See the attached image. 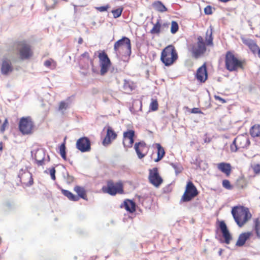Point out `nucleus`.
<instances>
[{
	"instance_id": "obj_1",
	"label": "nucleus",
	"mask_w": 260,
	"mask_h": 260,
	"mask_svg": "<svg viewBox=\"0 0 260 260\" xmlns=\"http://www.w3.org/2000/svg\"><path fill=\"white\" fill-rule=\"evenodd\" d=\"M115 53L117 57H129L132 53L131 40L126 37H123L121 39L115 42Z\"/></svg>"
},
{
	"instance_id": "obj_2",
	"label": "nucleus",
	"mask_w": 260,
	"mask_h": 260,
	"mask_svg": "<svg viewBox=\"0 0 260 260\" xmlns=\"http://www.w3.org/2000/svg\"><path fill=\"white\" fill-rule=\"evenodd\" d=\"M234 219L239 226H242L251 217L247 208L243 206H235L231 211Z\"/></svg>"
},
{
	"instance_id": "obj_3",
	"label": "nucleus",
	"mask_w": 260,
	"mask_h": 260,
	"mask_svg": "<svg viewBox=\"0 0 260 260\" xmlns=\"http://www.w3.org/2000/svg\"><path fill=\"white\" fill-rule=\"evenodd\" d=\"M178 59V54L172 45H169L161 52L160 60L166 66H170Z\"/></svg>"
},
{
	"instance_id": "obj_4",
	"label": "nucleus",
	"mask_w": 260,
	"mask_h": 260,
	"mask_svg": "<svg viewBox=\"0 0 260 260\" xmlns=\"http://www.w3.org/2000/svg\"><path fill=\"white\" fill-rule=\"evenodd\" d=\"M197 43L191 44L188 47V50L191 53L192 56L198 59L206 51V47L203 38L199 36Z\"/></svg>"
},
{
	"instance_id": "obj_5",
	"label": "nucleus",
	"mask_w": 260,
	"mask_h": 260,
	"mask_svg": "<svg viewBox=\"0 0 260 260\" xmlns=\"http://www.w3.org/2000/svg\"><path fill=\"white\" fill-rule=\"evenodd\" d=\"M225 62L226 69L230 72L235 71L238 69L243 68L242 61L230 51L226 54Z\"/></svg>"
},
{
	"instance_id": "obj_6",
	"label": "nucleus",
	"mask_w": 260,
	"mask_h": 260,
	"mask_svg": "<svg viewBox=\"0 0 260 260\" xmlns=\"http://www.w3.org/2000/svg\"><path fill=\"white\" fill-rule=\"evenodd\" d=\"M33 126V122L29 117H22L19 121V130L24 135L30 134Z\"/></svg>"
},
{
	"instance_id": "obj_7",
	"label": "nucleus",
	"mask_w": 260,
	"mask_h": 260,
	"mask_svg": "<svg viewBox=\"0 0 260 260\" xmlns=\"http://www.w3.org/2000/svg\"><path fill=\"white\" fill-rule=\"evenodd\" d=\"M198 194V190L193 183L189 181L187 183L185 191L182 196V200L184 202H188Z\"/></svg>"
},
{
	"instance_id": "obj_8",
	"label": "nucleus",
	"mask_w": 260,
	"mask_h": 260,
	"mask_svg": "<svg viewBox=\"0 0 260 260\" xmlns=\"http://www.w3.org/2000/svg\"><path fill=\"white\" fill-rule=\"evenodd\" d=\"M100 65L101 68L100 73L101 75H105L108 71L111 62L107 54L104 52H99Z\"/></svg>"
},
{
	"instance_id": "obj_9",
	"label": "nucleus",
	"mask_w": 260,
	"mask_h": 260,
	"mask_svg": "<svg viewBox=\"0 0 260 260\" xmlns=\"http://www.w3.org/2000/svg\"><path fill=\"white\" fill-rule=\"evenodd\" d=\"M148 179L150 182L156 187H159L163 181L157 168L149 169Z\"/></svg>"
},
{
	"instance_id": "obj_10",
	"label": "nucleus",
	"mask_w": 260,
	"mask_h": 260,
	"mask_svg": "<svg viewBox=\"0 0 260 260\" xmlns=\"http://www.w3.org/2000/svg\"><path fill=\"white\" fill-rule=\"evenodd\" d=\"M20 56L21 59H26L32 55V51L30 46L25 41H20L18 43Z\"/></svg>"
},
{
	"instance_id": "obj_11",
	"label": "nucleus",
	"mask_w": 260,
	"mask_h": 260,
	"mask_svg": "<svg viewBox=\"0 0 260 260\" xmlns=\"http://www.w3.org/2000/svg\"><path fill=\"white\" fill-rule=\"evenodd\" d=\"M77 148L82 152L90 151L91 149L90 141L86 137H82L78 139L76 143Z\"/></svg>"
},
{
	"instance_id": "obj_12",
	"label": "nucleus",
	"mask_w": 260,
	"mask_h": 260,
	"mask_svg": "<svg viewBox=\"0 0 260 260\" xmlns=\"http://www.w3.org/2000/svg\"><path fill=\"white\" fill-rule=\"evenodd\" d=\"M135 131L132 129L127 130L123 133V144L124 147L131 148L134 143Z\"/></svg>"
},
{
	"instance_id": "obj_13",
	"label": "nucleus",
	"mask_w": 260,
	"mask_h": 260,
	"mask_svg": "<svg viewBox=\"0 0 260 260\" xmlns=\"http://www.w3.org/2000/svg\"><path fill=\"white\" fill-rule=\"evenodd\" d=\"M18 177L20 181L25 184L26 186H30L33 184V179L31 174L27 171H20Z\"/></svg>"
},
{
	"instance_id": "obj_14",
	"label": "nucleus",
	"mask_w": 260,
	"mask_h": 260,
	"mask_svg": "<svg viewBox=\"0 0 260 260\" xmlns=\"http://www.w3.org/2000/svg\"><path fill=\"white\" fill-rule=\"evenodd\" d=\"M35 159L38 166H43L45 165V162H49L50 161V157L47 155V159H45V152L44 149H38L35 154Z\"/></svg>"
},
{
	"instance_id": "obj_15",
	"label": "nucleus",
	"mask_w": 260,
	"mask_h": 260,
	"mask_svg": "<svg viewBox=\"0 0 260 260\" xmlns=\"http://www.w3.org/2000/svg\"><path fill=\"white\" fill-rule=\"evenodd\" d=\"M13 71V67L11 61L7 58H4L2 60L1 72L4 75H8Z\"/></svg>"
},
{
	"instance_id": "obj_16",
	"label": "nucleus",
	"mask_w": 260,
	"mask_h": 260,
	"mask_svg": "<svg viewBox=\"0 0 260 260\" xmlns=\"http://www.w3.org/2000/svg\"><path fill=\"white\" fill-rule=\"evenodd\" d=\"M219 227L222 233V236L224 239L225 243L229 244L232 239V236L228 229L225 223L223 221H220Z\"/></svg>"
},
{
	"instance_id": "obj_17",
	"label": "nucleus",
	"mask_w": 260,
	"mask_h": 260,
	"mask_svg": "<svg viewBox=\"0 0 260 260\" xmlns=\"http://www.w3.org/2000/svg\"><path fill=\"white\" fill-rule=\"evenodd\" d=\"M208 74L205 63L200 67L196 74L197 79L201 82H204L207 79Z\"/></svg>"
},
{
	"instance_id": "obj_18",
	"label": "nucleus",
	"mask_w": 260,
	"mask_h": 260,
	"mask_svg": "<svg viewBox=\"0 0 260 260\" xmlns=\"http://www.w3.org/2000/svg\"><path fill=\"white\" fill-rule=\"evenodd\" d=\"M235 142H237L239 148H247L250 144L248 138L244 136H239L235 139Z\"/></svg>"
},
{
	"instance_id": "obj_19",
	"label": "nucleus",
	"mask_w": 260,
	"mask_h": 260,
	"mask_svg": "<svg viewBox=\"0 0 260 260\" xmlns=\"http://www.w3.org/2000/svg\"><path fill=\"white\" fill-rule=\"evenodd\" d=\"M146 147V143L143 141L135 144L134 148L139 158L141 159L145 156V154H143L142 152L145 149Z\"/></svg>"
},
{
	"instance_id": "obj_20",
	"label": "nucleus",
	"mask_w": 260,
	"mask_h": 260,
	"mask_svg": "<svg viewBox=\"0 0 260 260\" xmlns=\"http://www.w3.org/2000/svg\"><path fill=\"white\" fill-rule=\"evenodd\" d=\"M111 139H114V131L112 127H107V134L106 137L103 141V144L107 146L111 143Z\"/></svg>"
},
{
	"instance_id": "obj_21",
	"label": "nucleus",
	"mask_w": 260,
	"mask_h": 260,
	"mask_svg": "<svg viewBox=\"0 0 260 260\" xmlns=\"http://www.w3.org/2000/svg\"><path fill=\"white\" fill-rule=\"evenodd\" d=\"M251 235V234L250 232L241 234L238 237L236 245L238 247L243 246L246 241L250 238Z\"/></svg>"
},
{
	"instance_id": "obj_22",
	"label": "nucleus",
	"mask_w": 260,
	"mask_h": 260,
	"mask_svg": "<svg viewBox=\"0 0 260 260\" xmlns=\"http://www.w3.org/2000/svg\"><path fill=\"white\" fill-rule=\"evenodd\" d=\"M102 190L103 192L107 193L111 196H114V182L112 180L107 182L106 185L103 186Z\"/></svg>"
},
{
	"instance_id": "obj_23",
	"label": "nucleus",
	"mask_w": 260,
	"mask_h": 260,
	"mask_svg": "<svg viewBox=\"0 0 260 260\" xmlns=\"http://www.w3.org/2000/svg\"><path fill=\"white\" fill-rule=\"evenodd\" d=\"M124 206L125 210L130 213H133L136 210V204L132 200H125L124 202Z\"/></svg>"
},
{
	"instance_id": "obj_24",
	"label": "nucleus",
	"mask_w": 260,
	"mask_h": 260,
	"mask_svg": "<svg viewBox=\"0 0 260 260\" xmlns=\"http://www.w3.org/2000/svg\"><path fill=\"white\" fill-rule=\"evenodd\" d=\"M218 168L226 175H229L231 173V167L229 164L224 162L220 163L218 165Z\"/></svg>"
},
{
	"instance_id": "obj_25",
	"label": "nucleus",
	"mask_w": 260,
	"mask_h": 260,
	"mask_svg": "<svg viewBox=\"0 0 260 260\" xmlns=\"http://www.w3.org/2000/svg\"><path fill=\"white\" fill-rule=\"evenodd\" d=\"M70 105V102L69 99L66 101H61L59 104L58 111L61 112L62 114H63L64 111L69 108Z\"/></svg>"
},
{
	"instance_id": "obj_26",
	"label": "nucleus",
	"mask_w": 260,
	"mask_h": 260,
	"mask_svg": "<svg viewBox=\"0 0 260 260\" xmlns=\"http://www.w3.org/2000/svg\"><path fill=\"white\" fill-rule=\"evenodd\" d=\"M74 190L78 194L79 198H81L83 199L86 200V192L83 187L79 186H76L74 187Z\"/></svg>"
},
{
	"instance_id": "obj_27",
	"label": "nucleus",
	"mask_w": 260,
	"mask_h": 260,
	"mask_svg": "<svg viewBox=\"0 0 260 260\" xmlns=\"http://www.w3.org/2000/svg\"><path fill=\"white\" fill-rule=\"evenodd\" d=\"M250 134L252 137H258L260 136V125L255 124L250 130Z\"/></svg>"
},
{
	"instance_id": "obj_28",
	"label": "nucleus",
	"mask_w": 260,
	"mask_h": 260,
	"mask_svg": "<svg viewBox=\"0 0 260 260\" xmlns=\"http://www.w3.org/2000/svg\"><path fill=\"white\" fill-rule=\"evenodd\" d=\"M61 192L64 196L67 197L71 201H77L79 200V197L74 195L69 190L62 189Z\"/></svg>"
},
{
	"instance_id": "obj_29",
	"label": "nucleus",
	"mask_w": 260,
	"mask_h": 260,
	"mask_svg": "<svg viewBox=\"0 0 260 260\" xmlns=\"http://www.w3.org/2000/svg\"><path fill=\"white\" fill-rule=\"evenodd\" d=\"M123 89L125 92H130L134 89L133 83L129 81L124 80L123 85Z\"/></svg>"
},
{
	"instance_id": "obj_30",
	"label": "nucleus",
	"mask_w": 260,
	"mask_h": 260,
	"mask_svg": "<svg viewBox=\"0 0 260 260\" xmlns=\"http://www.w3.org/2000/svg\"><path fill=\"white\" fill-rule=\"evenodd\" d=\"M153 6L156 10L160 12H164L167 11V9L165 5L159 1L154 2L153 4Z\"/></svg>"
},
{
	"instance_id": "obj_31",
	"label": "nucleus",
	"mask_w": 260,
	"mask_h": 260,
	"mask_svg": "<svg viewBox=\"0 0 260 260\" xmlns=\"http://www.w3.org/2000/svg\"><path fill=\"white\" fill-rule=\"evenodd\" d=\"M245 44L249 46L250 49L253 51L254 52L258 49V47L257 45L255 43V42L250 39L245 40L243 42Z\"/></svg>"
},
{
	"instance_id": "obj_32",
	"label": "nucleus",
	"mask_w": 260,
	"mask_h": 260,
	"mask_svg": "<svg viewBox=\"0 0 260 260\" xmlns=\"http://www.w3.org/2000/svg\"><path fill=\"white\" fill-rule=\"evenodd\" d=\"M124 193L123 185L121 182L115 183V195L116 194H123Z\"/></svg>"
},
{
	"instance_id": "obj_33",
	"label": "nucleus",
	"mask_w": 260,
	"mask_h": 260,
	"mask_svg": "<svg viewBox=\"0 0 260 260\" xmlns=\"http://www.w3.org/2000/svg\"><path fill=\"white\" fill-rule=\"evenodd\" d=\"M206 41L208 45L213 44L212 29L211 28L210 30H208L206 32Z\"/></svg>"
},
{
	"instance_id": "obj_34",
	"label": "nucleus",
	"mask_w": 260,
	"mask_h": 260,
	"mask_svg": "<svg viewBox=\"0 0 260 260\" xmlns=\"http://www.w3.org/2000/svg\"><path fill=\"white\" fill-rule=\"evenodd\" d=\"M161 25L159 23V20H157L156 24H155L153 28L150 30L151 34H157L160 32Z\"/></svg>"
},
{
	"instance_id": "obj_35",
	"label": "nucleus",
	"mask_w": 260,
	"mask_h": 260,
	"mask_svg": "<svg viewBox=\"0 0 260 260\" xmlns=\"http://www.w3.org/2000/svg\"><path fill=\"white\" fill-rule=\"evenodd\" d=\"M44 173L45 174H49L50 175L51 178L53 181L55 180L56 177H55V173L56 170L55 169V168L53 167L51 168H49L46 169L44 171Z\"/></svg>"
},
{
	"instance_id": "obj_36",
	"label": "nucleus",
	"mask_w": 260,
	"mask_h": 260,
	"mask_svg": "<svg viewBox=\"0 0 260 260\" xmlns=\"http://www.w3.org/2000/svg\"><path fill=\"white\" fill-rule=\"evenodd\" d=\"M170 165L175 170V174L177 175L178 174L180 173L182 171V167L181 165L179 163H170Z\"/></svg>"
},
{
	"instance_id": "obj_37",
	"label": "nucleus",
	"mask_w": 260,
	"mask_h": 260,
	"mask_svg": "<svg viewBox=\"0 0 260 260\" xmlns=\"http://www.w3.org/2000/svg\"><path fill=\"white\" fill-rule=\"evenodd\" d=\"M44 64L46 67L49 68L51 69H54L56 66V63L55 61L52 59L46 60L44 62Z\"/></svg>"
},
{
	"instance_id": "obj_38",
	"label": "nucleus",
	"mask_w": 260,
	"mask_h": 260,
	"mask_svg": "<svg viewBox=\"0 0 260 260\" xmlns=\"http://www.w3.org/2000/svg\"><path fill=\"white\" fill-rule=\"evenodd\" d=\"M156 146L157 149V156H161V158H163L165 154V152L164 148L159 143L156 144Z\"/></svg>"
},
{
	"instance_id": "obj_39",
	"label": "nucleus",
	"mask_w": 260,
	"mask_h": 260,
	"mask_svg": "<svg viewBox=\"0 0 260 260\" xmlns=\"http://www.w3.org/2000/svg\"><path fill=\"white\" fill-rule=\"evenodd\" d=\"M59 153L62 157V158L66 160V146L64 143L61 144L59 147Z\"/></svg>"
},
{
	"instance_id": "obj_40",
	"label": "nucleus",
	"mask_w": 260,
	"mask_h": 260,
	"mask_svg": "<svg viewBox=\"0 0 260 260\" xmlns=\"http://www.w3.org/2000/svg\"><path fill=\"white\" fill-rule=\"evenodd\" d=\"M158 106V105L157 100L152 99L151 102L150 104L149 109L152 111H155L157 110Z\"/></svg>"
},
{
	"instance_id": "obj_41",
	"label": "nucleus",
	"mask_w": 260,
	"mask_h": 260,
	"mask_svg": "<svg viewBox=\"0 0 260 260\" xmlns=\"http://www.w3.org/2000/svg\"><path fill=\"white\" fill-rule=\"evenodd\" d=\"M179 26L177 22L172 21L171 23V32L172 34H174L178 30Z\"/></svg>"
},
{
	"instance_id": "obj_42",
	"label": "nucleus",
	"mask_w": 260,
	"mask_h": 260,
	"mask_svg": "<svg viewBox=\"0 0 260 260\" xmlns=\"http://www.w3.org/2000/svg\"><path fill=\"white\" fill-rule=\"evenodd\" d=\"M123 10V8L121 6L115 9V18L119 17L121 15Z\"/></svg>"
},
{
	"instance_id": "obj_43",
	"label": "nucleus",
	"mask_w": 260,
	"mask_h": 260,
	"mask_svg": "<svg viewBox=\"0 0 260 260\" xmlns=\"http://www.w3.org/2000/svg\"><path fill=\"white\" fill-rule=\"evenodd\" d=\"M254 230L258 236H260L259 234V231L260 230V222L258 219L255 221Z\"/></svg>"
},
{
	"instance_id": "obj_44",
	"label": "nucleus",
	"mask_w": 260,
	"mask_h": 260,
	"mask_svg": "<svg viewBox=\"0 0 260 260\" xmlns=\"http://www.w3.org/2000/svg\"><path fill=\"white\" fill-rule=\"evenodd\" d=\"M222 186L226 189H231L232 186L228 180H223L222 181Z\"/></svg>"
},
{
	"instance_id": "obj_45",
	"label": "nucleus",
	"mask_w": 260,
	"mask_h": 260,
	"mask_svg": "<svg viewBox=\"0 0 260 260\" xmlns=\"http://www.w3.org/2000/svg\"><path fill=\"white\" fill-rule=\"evenodd\" d=\"M239 146L237 145V142H235V139L234 140L232 144L231 145V150L232 152H236L238 149Z\"/></svg>"
},
{
	"instance_id": "obj_46",
	"label": "nucleus",
	"mask_w": 260,
	"mask_h": 260,
	"mask_svg": "<svg viewBox=\"0 0 260 260\" xmlns=\"http://www.w3.org/2000/svg\"><path fill=\"white\" fill-rule=\"evenodd\" d=\"M204 13L206 15H210L212 13V8L210 6H207L204 9Z\"/></svg>"
},
{
	"instance_id": "obj_47",
	"label": "nucleus",
	"mask_w": 260,
	"mask_h": 260,
	"mask_svg": "<svg viewBox=\"0 0 260 260\" xmlns=\"http://www.w3.org/2000/svg\"><path fill=\"white\" fill-rule=\"evenodd\" d=\"M8 124V121L7 119H6L3 123V124L1 126V132L3 133L5 131L6 127Z\"/></svg>"
},
{
	"instance_id": "obj_48",
	"label": "nucleus",
	"mask_w": 260,
	"mask_h": 260,
	"mask_svg": "<svg viewBox=\"0 0 260 260\" xmlns=\"http://www.w3.org/2000/svg\"><path fill=\"white\" fill-rule=\"evenodd\" d=\"M74 178L72 176H70L69 174H67V176L66 178V181L67 183L71 184L74 181Z\"/></svg>"
},
{
	"instance_id": "obj_49",
	"label": "nucleus",
	"mask_w": 260,
	"mask_h": 260,
	"mask_svg": "<svg viewBox=\"0 0 260 260\" xmlns=\"http://www.w3.org/2000/svg\"><path fill=\"white\" fill-rule=\"evenodd\" d=\"M108 8H109L108 6H102V7H96L95 9L100 12H104V11H107V10Z\"/></svg>"
},
{
	"instance_id": "obj_50",
	"label": "nucleus",
	"mask_w": 260,
	"mask_h": 260,
	"mask_svg": "<svg viewBox=\"0 0 260 260\" xmlns=\"http://www.w3.org/2000/svg\"><path fill=\"white\" fill-rule=\"evenodd\" d=\"M50 1H53V5H52V6H48V5H46V9H47V10H50V9H51L53 8V7H54V6H54V5H55V3H56V2H55V0H47V1H46V3H47V2H50Z\"/></svg>"
},
{
	"instance_id": "obj_51",
	"label": "nucleus",
	"mask_w": 260,
	"mask_h": 260,
	"mask_svg": "<svg viewBox=\"0 0 260 260\" xmlns=\"http://www.w3.org/2000/svg\"><path fill=\"white\" fill-rule=\"evenodd\" d=\"M191 113L194 114L201 113V111L198 108H193L191 110Z\"/></svg>"
},
{
	"instance_id": "obj_52",
	"label": "nucleus",
	"mask_w": 260,
	"mask_h": 260,
	"mask_svg": "<svg viewBox=\"0 0 260 260\" xmlns=\"http://www.w3.org/2000/svg\"><path fill=\"white\" fill-rule=\"evenodd\" d=\"M254 171L255 173L257 174L260 172V166L257 165L254 168Z\"/></svg>"
},
{
	"instance_id": "obj_53",
	"label": "nucleus",
	"mask_w": 260,
	"mask_h": 260,
	"mask_svg": "<svg viewBox=\"0 0 260 260\" xmlns=\"http://www.w3.org/2000/svg\"><path fill=\"white\" fill-rule=\"evenodd\" d=\"M214 98L216 100H218L221 102L222 103H224L226 102L225 100L221 98V97L218 96V95H215Z\"/></svg>"
},
{
	"instance_id": "obj_54",
	"label": "nucleus",
	"mask_w": 260,
	"mask_h": 260,
	"mask_svg": "<svg viewBox=\"0 0 260 260\" xmlns=\"http://www.w3.org/2000/svg\"><path fill=\"white\" fill-rule=\"evenodd\" d=\"M162 158H161V156H157V158L154 160L155 162H158Z\"/></svg>"
},
{
	"instance_id": "obj_55",
	"label": "nucleus",
	"mask_w": 260,
	"mask_h": 260,
	"mask_svg": "<svg viewBox=\"0 0 260 260\" xmlns=\"http://www.w3.org/2000/svg\"><path fill=\"white\" fill-rule=\"evenodd\" d=\"M82 56L83 57H87L88 58L89 54L87 52H84L83 54H82Z\"/></svg>"
},
{
	"instance_id": "obj_56",
	"label": "nucleus",
	"mask_w": 260,
	"mask_h": 260,
	"mask_svg": "<svg viewBox=\"0 0 260 260\" xmlns=\"http://www.w3.org/2000/svg\"><path fill=\"white\" fill-rule=\"evenodd\" d=\"M83 43V39L82 38H79L78 40V43L81 44Z\"/></svg>"
},
{
	"instance_id": "obj_57",
	"label": "nucleus",
	"mask_w": 260,
	"mask_h": 260,
	"mask_svg": "<svg viewBox=\"0 0 260 260\" xmlns=\"http://www.w3.org/2000/svg\"><path fill=\"white\" fill-rule=\"evenodd\" d=\"M222 250L221 249H220V250L218 251V254L219 255H221L222 254Z\"/></svg>"
},
{
	"instance_id": "obj_58",
	"label": "nucleus",
	"mask_w": 260,
	"mask_h": 260,
	"mask_svg": "<svg viewBox=\"0 0 260 260\" xmlns=\"http://www.w3.org/2000/svg\"><path fill=\"white\" fill-rule=\"evenodd\" d=\"M3 149V144L2 143H0V150H2Z\"/></svg>"
},
{
	"instance_id": "obj_59",
	"label": "nucleus",
	"mask_w": 260,
	"mask_h": 260,
	"mask_svg": "<svg viewBox=\"0 0 260 260\" xmlns=\"http://www.w3.org/2000/svg\"><path fill=\"white\" fill-rule=\"evenodd\" d=\"M169 25V24H168V23H166V24H165V23H164V26H167V27H168Z\"/></svg>"
},
{
	"instance_id": "obj_60",
	"label": "nucleus",
	"mask_w": 260,
	"mask_h": 260,
	"mask_svg": "<svg viewBox=\"0 0 260 260\" xmlns=\"http://www.w3.org/2000/svg\"><path fill=\"white\" fill-rule=\"evenodd\" d=\"M258 56L260 58V49H259L258 51Z\"/></svg>"
},
{
	"instance_id": "obj_61",
	"label": "nucleus",
	"mask_w": 260,
	"mask_h": 260,
	"mask_svg": "<svg viewBox=\"0 0 260 260\" xmlns=\"http://www.w3.org/2000/svg\"><path fill=\"white\" fill-rule=\"evenodd\" d=\"M111 13H113L114 14V9L112 10H111Z\"/></svg>"
},
{
	"instance_id": "obj_62",
	"label": "nucleus",
	"mask_w": 260,
	"mask_h": 260,
	"mask_svg": "<svg viewBox=\"0 0 260 260\" xmlns=\"http://www.w3.org/2000/svg\"><path fill=\"white\" fill-rule=\"evenodd\" d=\"M117 135L115 133V135H114V137H115V138L116 137Z\"/></svg>"
}]
</instances>
